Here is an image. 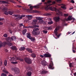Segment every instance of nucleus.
Instances as JSON below:
<instances>
[{"instance_id": "f257e3e1", "label": "nucleus", "mask_w": 76, "mask_h": 76, "mask_svg": "<svg viewBox=\"0 0 76 76\" xmlns=\"http://www.w3.org/2000/svg\"><path fill=\"white\" fill-rule=\"evenodd\" d=\"M51 2V1H47V2H45V4H46V6L45 7V8L46 10H47L49 9L50 10H54V11H55L57 15L62 16V15H63V13H62V12H60V10L58 9H57L55 7H50V6H51V5H52V4H50V3Z\"/></svg>"}, {"instance_id": "f03ea898", "label": "nucleus", "mask_w": 76, "mask_h": 76, "mask_svg": "<svg viewBox=\"0 0 76 76\" xmlns=\"http://www.w3.org/2000/svg\"><path fill=\"white\" fill-rule=\"evenodd\" d=\"M16 39V37L15 36H12L11 37H8L6 39L7 42H5L3 43L2 42H1L0 40V47H2V45H4L6 44H7L9 46L12 45V43H10V42L12 41H15Z\"/></svg>"}, {"instance_id": "7ed1b4c3", "label": "nucleus", "mask_w": 76, "mask_h": 76, "mask_svg": "<svg viewBox=\"0 0 76 76\" xmlns=\"http://www.w3.org/2000/svg\"><path fill=\"white\" fill-rule=\"evenodd\" d=\"M2 10L3 12H4V14L6 15H8L9 14L10 15H12L13 14V12H12L11 11H9L8 12H7V8L6 7L2 9Z\"/></svg>"}, {"instance_id": "20e7f679", "label": "nucleus", "mask_w": 76, "mask_h": 76, "mask_svg": "<svg viewBox=\"0 0 76 76\" xmlns=\"http://www.w3.org/2000/svg\"><path fill=\"white\" fill-rule=\"evenodd\" d=\"M10 61H16L17 60H20V61H23V59H21L19 57H17L16 58V57H12L11 58H10Z\"/></svg>"}, {"instance_id": "39448f33", "label": "nucleus", "mask_w": 76, "mask_h": 76, "mask_svg": "<svg viewBox=\"0 0 76 76\" xmlns=\"http://www.w3.org/2000/svg\"><path fill=\"white\" fill-rule=\"evenodd\" d=\"M60 26H58L55 29V30L54 31V33L55 34L56 36H57L58 38H59V37L60 36V34H58L57 35V34H58V33L57 31L58 30L60 29Z\"/></svg>"}, {"instance_id": "423d86ee", "label": "nucleus", "mask_w": 76, "mask_h": 76, "mask_svg": "<svg viewBox=\"0 0 76 76\" xmlns=\"http://www.w3.org/2000/svg\"><path fill=\"white\" fill-rule=\"evenodd\" d=\"M14 16L15 17H16L18 19H22V18H23L25 16V15H21L20 16L19 15H14Z\"/></svg>"}, {"instance_id": "0eeeda50", "label": "nucleus", "mask_w": 76, "mask_h": 76, "mask_svg": "<svg viewBox=\"0 0 76 76\" xmlns=\"http://www.w3.org/2000/svg\"><path fill=\"white\" fill-rule=\"evenodd\" d=\"M24 60L25 61H26V63H28V64H31L32 63V61H31V59L29 58H25Z\"/></svg>"}, {"instance_id": "6e6552de", "label": "nucleus", "mask_w": 76, "mask_h": 76, "mask_svg": "<svg viewBox=\"0 0 76 76\" xmlns=\"http://www.w3.org/2000/svg\"><path fill=\"white\" fill-rule=\"evenodd\" d=\"M39 28H35L33 29V31L32 32V34L34 35H36L37 34V31H39Z\"/></svg>"}, {"instance_id": "1a4fd4ad", "label": "nucleus", "mask_w": 76, "mask_h": 76, "mask_svg": "<svg viewBox=\"0 0 76 76\" xmlns=\"http://www.w3.org/2000/svg\"><path fill=\"white\" fill-rule=\"evenodd\" d=\"M72 16H69L66 19H65L64 20V22L66 20V21H68V20H75V19L73 18H72Z\"/></svg>"}, {"instance_id": "9d476101", "label": "nucleus", "mask_w": 76, "mask_h": 76, "mask_svg": "<svg viewBox=\"0 0 76 76\" xmlns=\"http://www.w3.org/2000/svg\"><path fill=\"white\" fill-rule=\"evenodd\" d=\"M12 70H14L15 73H18L20 72V71L19 69L18 68H15V69H14L13 68H12Z\"/></svg>"}, {"instance_id": "9b49d317", "label": "nucleus", "mask_w": 76, "mask_h": 76, "mask_svg": "<svg viewBox=\"0 0 76 76\" xmlns=\"http://www.w3.org/2000/svg\"><path fill=\"white\" fill-rule=\"evenodd\" d=\"M53 66V63L52 61H51V62L48 66L49 69H54V68Z\"/></svg>"}, {"instance_id": "f8f14e48", "label": "nucleus", "mask_w": 76, "mask_h": 76, "mask_svg": "<svg viewBox=\"0 0 76 76\" xmlns=\"http://www.w3.org/2000/svg\"><path fill=\"white\" fill-rule=\"evenodd\" d=\"M59 6H62L61 7V8H62L64 10L66 9V5L64 4H58Z\"/></svg>"}, {"instance_id": "ddd939ff", "label": "nucleus", "mask_w": 76, "mask_h": 76, "mask_svg": "<svg viewBox=\"0 0 76 76\" xmlns=\"http://www.w3.org/2000/svg\"><path fill=\"white\" fill-rule=\"evenodd\" d=\"M54 19L55 20L56 22H59L60 20V18L59 17H55L54 18Z\"/></svg>"}, {"instance_id": "4468645a", "label": "nucleus", "mask_w": 76, "mask_h": 76, "mask_svg": "<svg viewBox=\"0 0 76 76\" xmlns=\"http://www.w3.org/2000/svg\"><path fill=\"white\" fill-rule=\"evenodd\" d=\"M42 64L43 66H45L47 65V62L45 61V60H44L43 61H42Z\"/></svg>"}, {"instance_id": "2eb2a0df", "label": "nucleus", "mask_w": 76, "mask_h": 76, "mask_svg": "<svg viewBox=\"0 0 76 76\" xmlns=\"http://www.w3.org/2000/svg\"><path fill=\"white\" fill-rule=\"evenodd\" d=\"M26 50H27L28 52H29V53H32V50L31 49L29 48H27L26 49Z\"/></svg>"}, {"instance_id": "dca6fc26", "label": "nucleus", "mask_w": 76, "mask_h": 76, "mask_svg": "<svg viewBox=\"0 0 76 76\" xmlns=\"http://www.w3.org/2000/svg\"><path fill=\"white\" fill-rule=\"evenodd\" d=\"M40 72L41 74H45V73H47V71L45 70H43L40 71Z\"/></svg>"}, {"instance_id": "f3484780", "label": "nucleus", "mask_w": 76, "mask_h": 76, "mask_svg": "<svg viewBox=\"0 0 76 76\" xmlns=\"http://www.w3.org/2000/svg\"><path fill=\"white\" fill-rule=\"evenodd\" d=\"M44 56L45 57H50L51 55L49 54H45L44 55Z\"/></svg>"}, {"instance_id": "a211bd4d", "label": "nucleus", "mask_w": 76, "mask_h": 76, "mask_svg": "<svg viewBox=\"0 0 76 76\" xmlns=\"http://www.w3.org/2000/svg\"><path fill=\"white\" fill-rule=\"evenodd\" d=\"M26 17H27L28 18V19H29V20H31L32 18V15H26Z\"/></svg>"}, {"instance_id": "6ab92c4d", "label": "nucleus", "mask_w": 76, "mask_h": 76, "mask_svg": "<svg viewBox=\"0 0 76 76\" xmlns=\"http://www.w3.org/2000/svg\"><path fill=\"white\" fill-rule=\"evenodd\" d=\"M27 37L28 38H29V39H30L31 37V34L30 33H27Z\"/></svg>"}, {"instance_id": "aec40b11", "label": "nucleus", "mask_w": 76, "mask_h": 76, "mask_svg": "<svg viewBox=\"0 0 76 76\" xmlns=\"http://www.w3.org/2000/svg\"><path fill=\"white\" fill-rule=\"evenodd\" d=\"M27 31V30L26 29H25L22 32L23 35H25L26 34V32Z\"/></svg>"}, {"instance_id": "412c9836", "label": "nucleus", "mask_w": 76, "mask_h": 76, "mask_svg": "<svg viewBox=\"0 0 76 76\" xmlns=\"http://www.w3.org/2000/svg\"><path fill=\"white\" fill-rule=\"evenodd\" d=\"M32 74V72H28L27 73V76H31Z\"/></svg>"}, {"instance_id": "4be33fe9", "label": "nucleus", "mask_w": 76, "mask_h": 76, "mask_svg": "<svg viewBox=\"0 0 76 76\" xmlns=\"http://www.w3.org/2000/svg\"><path fill=\"white\" fill-rule=\"evenodd\" d=\"M34 8H37V6H31L30 7V9L31 10H32V9H33V8H34Z\"/></svg>"}, {"instance_id": "5701e85b", "label": "nucleus", "mask_w": 76, "mask_h": 76, "mask_svg": "<svg viewBox=\"0 0 76 76\" xmlns=\"http://www.w3.org/2000/svg\"><path fill=\"white\" fill-rule=\"evenodd\" d=\"M31 56L33 58H35L36 57V55L35 53H32L31 55Z\"/></svg>"}, {"instance_id": "b1692460", "label": "nucleus", "mask_w": 76, "mask_h": 76, "mask_svg": "<svg viewBox=\"0 0 76 76\" xmlns=\"http://www.w3.org/2000/svg\"><path fill=\"white\" fill-rule=\"evenodd\" d=\"M11 48L12 49V50H14L16 49V46H12V47H11Z\"/></svg>"}, {"instance_id": "393cba45", "label": "nucleus", "mask_w": 76, "mask_h": 76, "mask_svg": "<svg viewBox=\"0 0 76 76\" xmlns=\"http://www.w3.org/2000/svg\"><path fill=\"white\" fill-rule=\"evenodd\" d=\"M30 39H31V41H34L35 40V38H34V37H31V38H30Z\"/></svg>"}, {"instance_id": "a878e982", "label": "nucleus", "mask_w": 76, "mask_h": 76, "mask_svg": "<svg viewBox=\"0 0 76 76\" xmlns=\"http://www.w3.org/2000/svg\"><path fill=\"white\" fill-rule=\"evenodd\" d=\"M36 19H37V20H42V18H41L40 17H36Z\"/></svg>"}, {"instance_id": "bb28decb", "label": "nucleus", "mask_w": 76, "mask_h": 76, "mask_svg": "<svg viewBox=\"0 0 76 76\" xmlns=\"http://www.w3.org/2000/svg\"><path fill=\"white\" fill-rule=\"evenodd\" d=\"M7 60H5L4 61V66H7Z\"/></svg>"}, {"instance_id": "cd10ccee", "label": "nucleus", "mask_w": 76, "mask_h": 76, "mask_svg": "<svg viewBox=\"0 0 76 76\" xmlns=\"http://www.w3.org/2000/svg\"><path fill=\"white\" fill-rule=\"evenodd\" d=\"M73 65H74L73 63H70L69 64V67H73Z\"/></svg>"}, {"instance_id": "c85d7f7f", "label": "nucleus", "mask_w": 76, "mask_h": 76, "mask_svg": "<svg viewBox=\"0 0 76 76\" xmlns=\"http://www.w3.org/2000/svg\"><path fill=\"white\" fill-rule=\"evenodd\" d=\"M2 72L4 73H7V74L9 73V72H7V71L5 70H3Z\"/></svg>"}, {"instance_id": "c756f323", "label": "nucleus", "mask_w": 76, "mask_h": 76, "mask_svg": "<svg viewBox=\"0 0 76 76\" xmlns=\"http://www.w3.org/2000/svg\"><path fill=\"white\" fill-rule=\"evenodd\" d=\"M0 2H1V3H3V4H4V3H5V4H6L7 3V2L5 1H1L0 0Z\"/></svg>"}, {"instance_id": "7c9ffc66", "label": "nucleus", "mask_w": 76, "mask_h": 76, "mask_svg": "<svg viewBox=\"0 0 76 76\" xmlns=\"http://www.w3.org/2000/svg\"><path fill=\"white\" fill-rule=\"evenodd\" d=\"M0 21H3V22H5V20H4V18H0Z\"/></svg>"}, {"instance_id": "2f4dec72", "label": "nucleus", "mask_w": 76, "mask_h": 76, "mask_svg": "<svg viewBox=\"0 0 76 76\" xmlns=\"http://www.w3.org/2000/svg\"><path fill=\"white\" fill-rule=\"evenodd\" d=\"M23 28H31V26H23Z\"/></svg>"}, {"instance_id": "473e14b6", "label": "nucleus", "mask_w": 76, "mask_h": 76, "mask_svg": "<svg viewBox=\"0 0 76 76\" xmlns=\"http://www.w3.org/2000/svg\"><path fill=\"white\" fill-rule=\"evenodd\" d=\"M6 74L4 73H2L1 74V76H6Z\"/></svg>"}, {"instance_id": "72a5a7b5", "label": "nucleus", "mask_w": 76, "mask_h": 76, "mask_svg": "<svg viewBox=\"0 0 76 76\" xmlns=\"http://www.w3.org/2000/svg\"><path fill=\"white\" fill-rule=\"evenodd\" d=\"M11 63H12V64H17V63H18V62H17V61L11 62Z\"/></svg>"}, {"instance_id": "f704fd0d", "label": "nucleus", "mask_w": 76, "mask_h": 76, "mask_svg": "<svg viewBox=\"0 0 76 76\" xmlns=\"http://www.w3.org/2000/svg\"><path fill=\"white\" fill-rule=\"evenodd\" d=\"M39 12L37 10H33V13H38Z\"/></svg>"}, {"instance_id": "c9c22d12", "label": "nucleus", "mask_w": 76, "mask_h": 76, "mask_svg": "<svg viewBox=\"0 0 76 76\" xmlns=\"http://www.w3.org/2000/svg\"><path fill=\"white\" fill-rule=\"evenodd\" d=\"M39 22L40 23H43V22H44V21L42 20H40L39 21Z\"/></svg>"}, {"instance_id": "e433bc0d", "label": "nucleus", "mask_w": 76, "mask_h": 76, "mask_svg": "<svg viewBox=\"0 0 76 76\" xmlns=\"http://www.w3.org/2000/svg\"><path fill=\"white\" fill-rule=\"evenodd\" d=\"M4 37L5 38H6L7 37V35L6 34H5L4 35Z\"/></svg>"}, {"instance_id": "4c0bfd02", "label": "nucleus", "mask_w": 76, "mask_h": 76, "mask_svg": "<svg viewBox=\"0 0 76 76\" xmlns=\"http://www.w3.org/2000/svg\"><path fill=\"white\" fill-rule=\"evenodd\" d=\"M21 50H25V48L24 47H22L21 48Z\"/></svg>"}, {"instance_id": "58836bf2", "label": "nucleus", "mask_w": 76, "mask_h": 76, "mask_svg": "<svg viewBox=\"0 0 76 76\" xmlns=\"http://www.w3.org/2000/svg\"><path fill=\"white\" fill-rule=\"evenodd\" d=\"M53 21H50V22H49L48 23L49 25H50V24H53Z\"/></svg>"}, {"instance_id": "ea45409f", "label": "nucleus", "mask_w": 76, "mask_h": 76, "mask_svg": "<svg viewBox=\"0 0 76 76\" xmlns=\"http://www.w3.org/2000/svg\"><path fill=\"white\" fill-rule=\"evenodd\" d=\"M64 15L65 16V17H67V16H69V15H68V14H64Z\"/></svg>"}, {"instance_id": "a19ab883", "label": "nucleus", "mask_w": 76, "mask_h": 76, "mask_svg": "<svg viewBox=\"0 0 76 76\" xmlns=\"http://www.w3.org/2000/svg\"><path fill=\"white\" fill-rule=\"evenodd\" d=\"M36 33L37 35H39V33H40V32H39V31H36Z\"/></svg>"}, {"instance_id": "79ce46f5", "label": "nucleus", "mask_w": 76, "mask_h": 76, "mask_svg": "<svg viewBox=\"0 0 76 76\" xmlns=\"http://www.w3.org/2000/svg\"><path fill=\"white\" fill-rule=\"evenodd\" d=\"M61 0H56V1L58 3H61Z\"/></svg>"}, {"instance_id": "37998d69", "label": "nucleus", "mask_w": 76, "mask_h": 76, "mask_svg": "<svg viewBox=\"0 0 76 76\" xmlns=\"http://www.w3.org/2000/svg\"><path fill=\"white\" fill-rule=\"evenodd\" d=\"M43 32L45 34H47V31L45 30L43 31Z\"/></svg>"}, {"instance_id": "c03bdc74", "label": "nucleus", "mask_w": 76, "mask_h": 76, "mask_svg": "<svg viewBox=\"0 0 76 76\" xmlns=\"http://www.w3.org/2000/svg\"><path fill=\"white\" fill-rule=\"evenodd\" d=\"M50 14H49V13H47V14H45V16H49V15H50Z\"/></svg>"}, {"instance_id": "a18cd8bd", "label": "nucleus", "mask_w": 76, "mask_h": 76, "mask_svg": "<svg viewBox=\"0 0 76 76\" xmlns=\"http://www.w3.org/2000/svg\"><path fill=\"white\" fill-rule=\"evenodd\" d=\"M33 22H34V23H35V22H37V20H33Z\"/></svg>"}, {"instance_id": "49530a36", "label": "nucleus", "mask_w": 76, "mask_h": 76, "mask_svg": "<svg viewBox=\"0 0 76 76\" xmlns=\"http://www.w3.org/2000/svg\"><path fill=\"white\" fill-rule=\"evenodd\" d=\"M19 26L20 27L22 26H23V24L22 23H21L19 24Z\"/></svg>"}, {"instance_id": "de8ad7c7", "label": "nucleus", "mask_w": 76, "mask_h": 76, "mask_svg": "<svg viewBox=\"0 0 76 76\" xmlns=\"http://www.w3.org/2000/svg\"><path fill=\"white\" fill-rule=\"evenodd\" d=\"M11 25L12 26H15V25H14V24L13 23H11Z\"/></svg>"}, {"instance_id": "09e8293b", "label": "nucleus", "mask_w": 76, "mask_h": 76, "mask_svg": "<svg viewBox=\"0 0 76 76\" xmlns=\"http://www.w3.org/2000/svg\"><path fill=\"white\" fill-rule=\"evenodd\" d=\"M17 7H18V8H20V7H22V6H19V5H17Z\"/></svg>"}, {"instance_id": "8fccbe9b", "label": "nucleus", "mask_w": 76, "mask_h": 76, "mask_svg": "<svg viewBox=\"0 0 76 76\" xmlns=\"http://www.w3.org/2000/svg\"><path fill=\"white\" fill-rule=\"evenodd\" d=\"M71 1L72 3H75V1H74L73 0H72Z\"/></svg>"}, {"instance_id": "3c124183", "label": "nucleus", "mask_w": 76, "mask_h": 76, "mask_svg": "<svg viewBox=\"0 0 76 76\" xmlns=\"http://www.w3.org/2000/svg\"><path fill=\"white\" fill-rule=\"evenodd\" d=\"M73 9V7H71V8H69V10H72V9Z\"/></svg>"}, {"instance_id": "603ef678", "label": "nucleus", "mask_w": 76, "mask_h": 76, "mask_svg": "<svg viewBox=\"0 0 76 76\" xmlns=\"http://www.w3.org/2000/svg\"><path fill=\"white\" fill-rule=\"evenodd\" d=\"M40 57H42V58H43L44 57V56L42 55H40Z\"/></svg>"}, {"instance_id": "864d4df0", "label": "nucleus", "mask_w": 76, "mask_h": 76, "mask_svg": "<svg viewBox=\"0 0 76 76\" xmlns=\"http://www.w3.org/2000/svg\"><path fill=\"white\" fill-rule=\"evenodd\" d=\"M0 64H2V61H1V60L0 59Z\"/></svg>"}, {"instance_id": "5fc2aeb1", "label": "nucleus", "mask_w": 76, "mask_h": 76, "mask_svg": "<svg viewBox=\"0 0 76 76\" xmlns=\"http://www.w3.org/2000/svg\"><path fill=\"white\" fill-rule=\"evenodd\" d=\"M34 27H36L37 28H38V27H39V26H38L35 25V26H34Z\"/></svg>"}, {"instance_id": "6e6d98bb", "label": "nucleus", "mask_w": 76, "mask_h": 76, "mask_svg": "<svg viewBox=\"0 0 76 76\" xmlns=\"http://www.w3.org/2000/svg\"><path fill=\"white\" fill-rule=\"evenodd\" d=\"M10 32L11 34H12V31L11 30H10Z\"/></svg>"}, {"instance_id": "4d7b16f0", "label": "nucleus", "mask_w": 76, "mask_h": 76, "mask_svg": "<svg viewBox=\"0 0 76 76\" xmlns=\"http://www.w3.org/2000/svg\"><path fill=\"white\" fill-rule=\"evenodd\" d=\"M46 29L47 30H49V29H50V28L48 27L47 28V29Z\"/></svg>"}, {"instance_id": "13d9d810", "label": "nucleus", "mask_w": 76, "mask_h": 76, "mask_svg": "<svg viewBox=\"0 0 76 76\" xmlns=\"http://www.w3.org/2000/svg\"><path fill=\"white\" fill-rule=\"evenodd\" d=\"M3 25V23L0 22V25Z\"/></svg>"}, {"instance_id": "bf43d9fd", "label": "nucleus", "mask_w": 76, "mask_h": 76, "mask_svg": "<svg viewBox=\"0 0 76 76\" xmlns=\"http://www.w3.org/2000/svg\"><path fill=\"white\" fill-rule=\"evenodd\" d=\"M56 3L55 1H53L52 2V4H55Z\"/></svg>"}, {"instance_id": "052dcab7", "label": "nucleus", "mask_w": 76, "mask_h": 76, "mask_svg": "<svg viewBox=\"0 0 76 76\" xmlns=\"http://www.w3.org/2000/svg\"><path fill=\"white\" fill-rule=\"evenodd\" d=\"M74 76H76V72H75L74 74Z\"/></svg>"}, {"instance_id": "680f3d73", "label": "nucleus", "mask_w": 76, "mask_h": 76, "mask_svg": "<svg viewBox=\"0 0 76 76\" xmlns=\"http://www.w3.org/2000/svg\"><path fill=\"white\" fill-rule=\"evenodd\" d=\"M10 1H11V2H12V3H15V1L13 0L12 1L11 0Z\"/></svg>"}, {"instance_id": "e2e57ef3", "label": "nucleus", "mask_w": 76, "mask_h": 76, "mask_svg": "<svg viewBox=\"0 0 76 76\" xmlns=\"http://www.w3.org/2000/svg\"><path fill=\"white\" fill-rule=\"evenodd\" d=\"M29 67H28L27 68V70H29Z\"/></svg>"}, {"instance_id": "0e129e2a", "label": "nucleus", "mask_w": 76, "mask_h": 76, "mask_svg": "<svg viewBox=\"0 0 76 76\" xmlns=\"http://www.w3.org/2000/svg\"><path fill=\"white\" fill-rule=\"evenodd\" d=\"M73 53H75L76 51H75V50H73Z\"/></svg>"}, {"instance_id": "69168bd1", "label": "nucleus", "mask_w": 76, "mask_h": 76, "mask_svg": "<svg viewBox=\"0 0 76 76\" xmlns=\"http://www.w3.org/2000/svg\"><path fill=\"white\" fill-rule=\"evenodd\" d=\"M42 1L44 2V1H45V0H42Z\"/></svg>"}, {"instance_id": "338daca9", "label": "nucleus", "mask_w": 76, "mask_h": 76, "mask_svg": "<svg viewBox=\"0 0 76 76\" xmlns=\"http://www.w3.org/2000/svg\"><path fill=\"white\" fill-rule=\"evenodd\" d=\"M75 31L72 34H75Z\"/></svg>"}, {"instance_id": "774afa93", "label": "nucleus", "mask_w": 76, "mask_h": 76, "mask_svg": "<svg viewBox=\"0 0 76 76\" xmlns=\"http://www.w3.org/2000/svg\"><path fill=\"white\" fill-rule=\"evenodd\" d=\"M71 72L72 73H73V71L72 70H71Z\"/></svg>"}]
</instances>
